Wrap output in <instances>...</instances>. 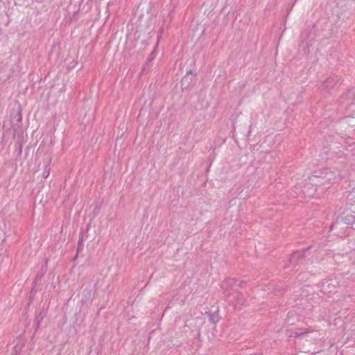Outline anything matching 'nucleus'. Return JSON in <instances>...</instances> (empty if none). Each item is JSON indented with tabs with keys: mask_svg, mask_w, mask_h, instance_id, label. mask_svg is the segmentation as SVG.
I'll return each instance as SVG.
<instances>
[{
	"mask_svg": "<svg viewBox=\"0 0 355 355\" xmlns=\"http://www.w3.org/2000/svg\"><path fill=\"white\" fill-rule=\"evenodd\" d=\"M318 178H320L322 180H324V181L328 182H334V180H336V175H335L334 173H333L331 171H327V170L322 172L320 176H317V175L313 176L311 178V180L313 182H315L314 179Z\"/></svg>",
	"mask_w": 355,
	"mask_h": 355,
	"instance_id": "obj_1",
	"label": "nucleus"
},
{
	"mask_svg": "<svg viewBox=\"0 0 355 355\" xmlns=\"http://www.w3.org/2000/svg\"><path fill=\"white\" fill-rule=\"evenodd\" d=\"M210 320H212L214 323H216L218 321V318L217 316H214V315H211L210 317Z\"/></svg>",
	"mask_w": 355,
	"mask_h": 355,
	"instance_id": "obj_2",
	"label": "nucleus"
},
{
	"mask_svg": "<svg viewBox=\"0 0 355 355\" xmlns=\"http://www.w3.org/2000/svg\"><path fill=\"white\" fill-rule=\"evenodd\" d=\"M299 255V253L298 252H296L295 254H293L292 256V260L295 259V258H297Z\"/></svg>",
	"mask_w": 355,
	"mask_h": 355,
	"instance_id": "obj_3",
	"label": "nucleus"
},
{
	"mask_svg": "<svg viewBox=\"0 0 355 355\" xmlns=\"http://www.w3.org/2000/svg\"><path fill=\"white\" fill-rule=\"evenodd\" d=\"M49 175V170H48V171H44V178L48 177V175Z\"/></svg>",
	"mask_w": 355,
	"mask_h": 355,
	"instance_id": "obj_4",
	"label": "nucleus"
},
{
	"mask_svg": "<svg viewBox=\"0 0 355 355\" xmlns=\"http://www.w3.org/2000/svg\"><path fill=\"white\" fill-rule=\"evenodd\" d=\"M350 223H353L355 221L354 217L352 216H350Z\"/></svg>",
	"mask_w": 355,
	"mask_h": 355,
	"instance_id": "obj_5",
	"label": "nucleus"
},
{
	"mask_svg": "<svg viewBox=\"0 0 355 355\" xmlns=\"http://www.w3.org/2000/svg\"><path fill=\"white\" fill-rule=\"evenodd\" d=\"M331 80H328L327 82L326 83V85L324 86L327 89L328 87V85L329 83H330Z\"/></svg>",
	"mask_w": 355,
	"mask_h": 355,
	"instance_id": "obj_6",
	"label": "nucleus"
},
{
	"mask_svg": "<svg viewBox=\"0 0 355 355\" xmlns=\"http://www.w3.org/2000/svg\"><path fill=\"white\" fill-rule=\"evenodd\" d=\"M306 189V187H304ZM303 193L305 194V189L303 190Z\"/></svg>",
	"mask_w": 355,
	"mask_h": 355,
	"instance_id": "obj_7",
	"label": "nucleus"
}]
</instances>
